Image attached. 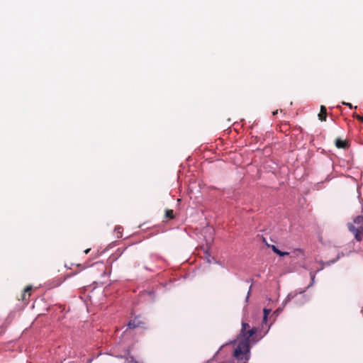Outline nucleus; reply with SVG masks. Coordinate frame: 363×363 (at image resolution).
Listing matches in <instances>:
<instances>
[{"label": "nucleus", "mask_w": 363, "mask_h": 363, "mask_svg": "<svg viewBox=\"0 0 363 363\" xmlns=\"http://www.w3.org/2000/svg\"><path fill=\"white\" fill-rule=\"evenodd\" d=\"M267 333L257 328H251L248 323H242L240 333L236 340H250V338L260 339Z\"/></svg>", "instance_id": "f257e3e1"}, {"label": "nucleus", "mask_w": 363, "mask_h": 363, "mask_svg": "<svg viewBox=\"0 0 363 363\" xmlns=\"http://www.w3.org/2000/svg\"><path fill=\"white\" fill-rule=\"evenodd\" d=\"M233 357L238 362L247 363L250 357V342H238L234 349Z\"/></svg>", "instance_id": "f03ea898"}, {"label": "nucleus", "mask_w": 363, "mask_h": 363, "mask_svg": "<svg viewBox=\"0 0 363 363\" xmlns=\"http://www.w3.org/2000/svg\"><path fill=\"white\" fill-rule=\"evenodd\" d=\"M349 230L354 235L357 241H362L363 239V216L355 217L352 223L347 224Z\"/></svg>", "instance_id": "7ed1b4c3"}, {"label": "nucleus", "mask_w": 363, "mask_h": 363, "mask_svg": "<svg viewBox=\"0 0 363 363\" xmlns=\"http://www.w3.org/2000/svg\"><path fill=\"white\" fill-rule=\"evenodd\" d=\"M147 321L145 318L138 315L134 317L128 323V329L146 328Z\"/></svg>", "instance_id": "20e7f679"}, {"label": "nucleus", "mask_w": 363, "mask_h": 363, "mask_svg": "<svg viewBox=\"0 0 363 363\" xmlns=\"http://www.w3.org/2000/svg\"><path fill=\"white\" fill-rule=\"evenodd\" d=\"M31 291H32V286H27L24 289L21 296L18 298V300H21L23 301L28 300L31 295Z\"/></svg>", "instance_id": "39448f33"}, {"label": "nucleus", "mask_w": 363, "mask_h": 363, "mask_svg": "<svg viewBox=\"0 0 363 363\" xmlns=\"http://www.w3.org/2000/svg\"><path fill=\"white\" fill-rule=\"evenodd\" d=\"M335 145L337 148L346 149L349 147L348 143L346 140L337 138L335 140Z\"/></svg>", "instance_id": "423d86ee"}, {"label": "nucleus", "mask_w": 363, "mask_h": 363, "mask_svg": "<svg viewBox=\"0 0 363 363\" xmlns=\"http://www.w3.org/2000/svg\"><path fill=\"white\" fill-rule=\"evenodd\" d=\"M327 118V109L325 106L322 105L320 106V111L318 114V118L321 121H325Z\"/></svg>", "instance_id": "0eeeda50"}, {"label": "nucleus", "mask_w": 363, "mask_h": 363, "mask_svg": "<svg viewBox=\"0 0 363 363\" xmlns=\"http://www.w3.org/2000/svg\"><path fill=\"white\" fill-rule=\"evenodd\" d=\"M271 248L274 253H276L277 255H278L279 256L282 257V256L289 255V253L288 252H282V251L279 250L275 245H272Z\"/></svg>", "instance_id": "6e6552de"}, {"label": "nucleus", "mask_w": 363, "mask_h": 363, "mask_svg": "<svg viewBox=\"0 0 363 363\" xmlns=\"http://www.w3.org/2000/svg\"><path fill=\"white\" fill-rule=\"evenodd\" d=\"M293 257H298L301 256H304V252L301 249H296L292 253Z\"/></svg>", "instance_id": "1a4fd4ad"}, {"label": "nucleus", "mask_w": 363, "mask_h": 363, "mask_svg": "<svg viewBox=\"0 0 363 363\" xmlns=\"http://www.w3.org/2000/svg\"><path fill=\"white\" fill-rule=\"evenodd\" d=\"M114 232L116 233L117 238H120L123 235V228L121 226H116L114 229Z\"/></svg>", "instance_id": "9d476101"}, {"label": "nucleus", "mask_w": 363, "mask_h": 363, "mask_svg": "<svg viewBox=\"0 0 363 363\" xmlns=\"http://www.w3.org/2000/svg\"><path fill=\"white\" fill-rule=\"evenodd\" d=\"M264 316H263V323L267 324V318L268 315L271 313V309L264 308Z\"/></svg>", "instance_id": "9b49d317"}, {"label": "nucleus", "mask_w": 363, "mask_h": 363, "mask_svg": "<svg viewBox=\"0 0 363 363\" xmlns=\"http://www.w3.org/2000/svg\"><path fill=\"white\" fill-rule=\"evenodd\" d=\"M165 218L169 219L174 218V214L173 210H167L165 212Z\"/></svg>", "instance_id": "f8f14e48"}, {"label": "nucleus", "mask_w": 363, "mask_h": 363, "mask_svg": "<svg viewBox=\"0 0 363 363\" xmlns=\"http://www.w3.org/2000/svg\"><path fill=\"white\" fill-rule=\"evenodd\" d=\"M297 296V294L296 293H290L288 296H287V301H289L292 298H294L295 296Z\"/></svg>", "instance_id": "ddd939ff"}, {"label": "nucleus", "mask_w": 363, "mask_h": 363, "mask_svg": "<svg viewBox=\"0 0 363 363\" xmlns=\"http://www.w3.org/2000/svg\"><path fill=\"white\" fill-rule=\"evenodd\" d=\"M353 116L357 118L360 121L363 122V116H361L357 115V114H354Z\"/></svg>", "instance_id": "4468645a"}, {"label": "nucleus", "mask_w": 363, "mask_h": 363, "mask_svg": "<svg viewBox=\"0 0 363 363\" xmlns=\"http://www.w3.org/2000/svg\"><path fill=\"white\" fill-rule=\"evenodd\" d=\"M342 104L350 107V108H353L352 105L350 103L342 102Z\"/></svg>", "instance_id": "2eb2a0df"}, {"label": "nucleus", "mask_w": 363, "mask_h": 363, "mask_svg": "<svg viewBox=\"0 0 363 363\" xmlns=\"http://www.w3.org/2000/svg\"><path fill=\"white\" fill-rule=\"evenodd\" d=\"M299 295H300L301 297L304 298L305 301H307V300H308V298L306 297V295H305V294H303L302 292L299 293Z\"/></svg>", "instance_id": "dca6fc26"}, {"label": "nucleus", "mask_w": 363, "mask_h": 363, "mask_svg": "<svg viewBox=\"0 0 363 363\" xmlns=\"http://www.w3.org/2000/svg\"><path fill=\"white\" fill-rule=\"evenodd\" d=\"M278 113V110H276L272 112L273 116H276Z\"/></svg>", "instance_id": "f3484780"}, {"label": "nucleus", "mask_w": 363, "mask_h": 363, "mask_svg": "<svg viewBox=\"0 0 363 363\" xmlns=\"http://www.w3.org/2000/svg\"><path fill=\"white\" fill-rule=\"evenodd\" d=\"M90 250H91V249H87V250H86L84 251V252H85L86 254H87V253L90 251Z\"/></svg>", "instance_id": "a211bd4d"}, {"label": "nucleus", "mask_w": 363, "mask_h": 363, "mask_svg": "<svg viewBox=\"0 0 363 363\" xmlns=\"http://www.w3.org/2000/svg\"><path fill=\"white\" fill-rule=\"evenodd\" d=\"M279 312V310H277L274 313H277V315H278Z\"/></svg>", "instance_id": "6ab92c4d"}, {"label": "nucleus", "mask_w": 363, "mask_h": 363, "mask_svg": "<svg viewBox=\"0 0 363 363\" xmlns=\"http://www.w3.org/2000/svg\"><path fill=\"white\" fill-rule=\"evenodd\" d=\"M250 289L249 290V291L247 292V294H250ZM247 296H249V295H247ZM247 298H248V297H247Z\"/></svg>", "instance_id": "aec40b11"}, {"label": "nucleus", "mask_w": 363, "mask_h": 363, "mask_svg": "<svg viewBox=\"0 0 363 363\" xmlns=\"http://www.w3.org/2000/svg\"><path fill=\"white\" fill-rule=\"evenodd\" d=\"M2 333V329H0V333Z\"/></svg>", "instance_id": "412c9836"}]
</instances>
